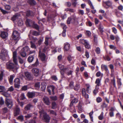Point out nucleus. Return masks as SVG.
Segmentation results:
<instances>
[{
  "mask_svg": "<svg viewBox=\"0 0 123 123\" xmlns=\"http://www.w3.org/2000/svg\"><path fill=\"white\" fill-rule=\"evenodd\" d=\"M13 63L9 61L6 63V67L7 69L10 70H17L18 68V62H13Z\"/></svg>",
  "mask_w": 123,
  "mask_h": 123,
  "instance_id": "1",
  "label": "nucleus"
},
{
  "mask_svg": "<svg viewBox=\"0 0 123 123\" xmlns=\"http://www.w3.org/2000/svg\"><path fill=\"white\" fill-rule=\"evenodd\" d=\"M40 116L43 115L42 119L44 122L46 123L49 122L50 119V117L48 114L46 112L44 111L41 110L39 111Z\"/></svg>",
  "mask_w": 123,
  "mask_h": 123,
  "instance_id": "2",
  "label": "nucleus"
},
{
  "mask_svg": "<svg viewBox=\"0 0 123 123\" xmlns=\"http://www.w3.org/2000/svg\"><path fill=\"white\" fill-rule=\"evenodd\" d=\"M12 36L13 39L16 41L15 43H17L20 38L19 33L16 31H13Z\"/></svg>",
  "mask_w": 123,
  "mask_h": 123,
  "instance_id": "3",
  "label": "nucleus"
},
{
  "mask_svg": "<svg viewBox=\"0 0 123 123\" xmlns=\"http://www.w3.org/2000/svg\"><path fill=\"white\" fill-rule=\"evenodd\" d=\"M5 103L6 105L9 108H11L13 106V102L11 99L7 98H6Z\"/></svg>",
  "mask_w": 123,
  "mask_h": 123,
  "instance_id": "4",
  "label": "nucleus"
},
{
  "mask_svg": "<svg viewBox=\"0 0 123 123\" xmlns=\"http://www.w3.org/2000/svg\"><path fill=\"white\" fill-rule=\"evenodd\" d=\"M55 89V86L53 85H50L47 88V91L49 93V94H51V91H52V94L53 95L55 94L54 90Z\"/></svg>",
  "mask_w": 123,
  "mask_h": 123,
  "instance_id": "5",
  "label": "nucleus"
},
{
  "mask_svg": "<svg viewBox=\"0 0 123 123\" xmlns=\"http://www.w3.org/2000/svg\"><path fill=\"white\" fill-rule=\"evenodd\" d=\"M35 14V12L32 11L28 10L26 12V16L28 17H33Z\"/></svg>",
  "mask_w": 123,
  "mask_h": 123,
  "instance_id": "6",
  "label": "nucleus"
},
{
  "mask_svg": "<svg viewBox=\"0 0 123 123\" xmlns=\"http://www.w3.org/2000/svg\"><path fill=\"white\" fill-rule=\"evenodd\" d=\"M25 74L27 80L30 81L33 80V77L30 72L27 71L25 72Z\"/></svg>",
  "mask_w": 123,
  "mask_h": 123,
  "instance_id": "7",
  "label": "nucleus"
},
{
  "mask_svg": "<svg viewBox=\"0 0 123 123\" xmlns=\"http://www.w3.org/2000/svg\"><path fill=\"white\" fill-rule=\"evenodd\" d=\"M14 85L16 88H19L20 87V79L18 78L15 79L14 80Z\"/></svg>",
  "mask_w": 123,
  "mask_h": 123,
  "instance_id": "8",
  "label": "nucleus"
},
{
  "mask_svg": "<svg viewBox=\"0 0 123 123\" xmlns=\"http://www.w3.org/2000/svg\"><path fill=\"white\" fill-rule=\"evenodd\" d=\"M75 19V17L73 16L69 17L67 20V23L68 24H70V23H74Z\"/></svg>",
  "mask_w": 123,
  "mask_h": 123,
  "instance_id": "9",
  "label": "nucleus"
},
{
  "mask_svg": "<svg viewBox=\"0 0 123 123\" xmlns=\"http://www.w3.org/2000/svg\"><path fill=\"white\" fill-rule=\"evenodd\" d=\"M39 56L41 61L44 62L45 61L46 56L44 53L41 52L40 51H39Z\"/></svg>",
  "mask_w": 123,
  "mask_h": 123,
  "instance_id": "10",
  "label": "nucleus"
},
{
  "mask_svg": "<svg viewBox=\"0 0 123 123\" xmlns=\"http://www.w3.org/2000/svg\"><path fill=\"white\" fill-rule=\"evenodd\" d=\"M35 22L32 20L29 19H27L26 21V24L27 26L30 27L32 26Z\"/></svg>",
  "mask_w": 123,
  "mask_h": 123,
  "instance_id": "11",
  "label": "nucleus"
},
{
  "mask_svg": "<svg viewBox=\"0 0 123 123\" xmlns=\"http://www.w3.org/2000/svg\"><path fill=\"white\" fill-rule=\"evenodd\" d=\"M7 54V52L6 51H1V53L0 54V58L3 61H4L5 59V55Z\"/></svg>",
  "mask_w": 123,
  "mask_h": 123,
  "instance_id": "12",
  "label": "nucleus"
},
{
  "mask_svg": "<svg viewBox=\"0 0 123 123\" xmlns=\"http://www.w3.org/2000/svg\"><path fill=\"white\" fill-rule=\"evenodd\" d=\"M43 100L44 103L46 105H49L50 104V102L49 98L47 97H44L43 98Z\"/></svg>",
  "mask_w": 123,
  "mask_h": 123,
  "instance_id": "13",
  "label": "nucleus"
},
{
  "mask_svg": "<svg viewBox=\"0 0 123 123\" xmlns=\"http://www.w3.org/2000/svg\"><path fill=\"white\" fill-rule=\"evenodd\" d=\"M32 71L35 76H37L38 75L39 71L38 69L34 68L32 69Z\"/></svg>",
  "mask_w": 123,
  "mask_h": 123,
  "instance_id": "14",
  "label": "nucleus"
},
{
  "mask_svg": "<svg viewBox=\"0 0 123 123\" xmlns=\"http://www.w3.org/2000/svg\"><path fill=\"white\" fill-rule=\"evenodd\" d=\"M58 65L60 69L61 70L60 71L65 72L66 71H68L69 70L68 68L66 67L64 68V66L61 64H59Z\"/></svg>",
  "mask_w": 123,
  "mask_h": 123,
  "instance_id": "15",
  "label": "nucleus"
},
{
  "mask_svg": "<svg viewBox=\"0 0 123 123\" xmlns=\"http://www.w3.org/2000/svg\"><path fill=\"white\" fill-rule=\"evenodd\" d=\"M101 68L102 71L105 70L106 72L108 73H109V71L107 65L103 64H102L101 66Z\"/></svg>",
  "mask_w": 123,
  "mask_h": 123,
  "instance_id": "16",
  "label": "nucleus"
},
{
  "mask_svg": "<svg viewBox=\"0 0 123 123\" xmlns=\"http://www.w3.org/2000/svg\"><path fill=\"white\" fill-rule=\"evenodd\" d=\"M8 34L6 32L2 31L0 34L1 37L3 39L6 38L8 37Z\"/></svg>",
  "mask_w": 123,
  "mask_h": 123,
  "instance_id": "17",
  "label": "nucleus"
},
{
  "mask_svg": "<svg viewBox=\"0 0 123 123\" xmlns=\"http://www.w3.org/2000/svg\"><path fill=\"white\" fill-rule=\"evenodd\" d=\"M82 93L83 96H84L86 98H89V95L86 93V89L84 88L82 89Z\"/></svg>",
  "mask_w": 123,
  "mask_h": 123,
  "instance_id": "18",
  "label": "nucleus"
},
{
  "mask_svg": "<svg viewBox=\"0 0 123 123\" xmlns=\"http://www.w3.org/2000/svg\"><path fill=\"white\" fill-rule=\"evenodd\" d=\"M78 98H74L71 101L69 105L70 107H71L73 105L74 103H76L78 102Z\"/></svg>",
  "mask_w": 123,
  "mask_h": 123,
  "instance_id": "19",
  "label": "nucleus"
},
{
  "mask_svg": "<svg viewBox=\"0 0 123 123\" xmlns=\"http://www.w3.org/2000/svg\"><path fill=\"white\" fill-rule=\"evenodd\" d=\"M27 95L29 98H31L35 97V93L34 92H29L27 93Z\"/></svg>",
  "mask_w": 123,
  "mask_h": 123,
  "instance_id": "20",
  "label": "nucleus"
},
{
  "mask_svg": "<svg viewBox=\"0 0 123 123\" xmlns=\"http://www.w3.org/2000/svg\"><path fill=\"white\" fill-rule=\"evenodd\" d=\"M70 45L68 43H66L64 44V51H68L69 49Z\"/></svg>",
  "mask_w": 123,
  "mask_h": 123,
  "instance_id": "21",
  "label": "nucleus"
},
{
  "mask_svg": "<svg viewBox=\"0 0 123 123\" xmlns=\"http://www.w3.org/2000/svg\"><path fill=\"white\" fill-rule=\"evenodd\" d=\"M115 110V109L113 107H111L109 110L110 112L109 114L111 117H112L114 116V111Z\"/></svg>",
  "mask_w": 123,
  "mask_h": 123,
  "instance_id": "22",
  "label": "nucleus"
},
{
  "mask_svg": "<svg viewBox=\"0 0 123 123\" xmlns=\"http://www.w3.org/2000/svg\"><path fill=\"white\" fill-rule=\"evenodd\" d=\"M17 57V52L16 51H14L13 52V62H18Z\"/></svg>",
  "mask_w": 123,
  "mask_h": 123,
  "instance_id": "23",
  "label": "nucleus"
},
{
  "mask_svg": "<svg viewBox=\"0 0 123 123\" xmlns=\"http://www.w3.org/2000/svg\"><path fill=\"white\" fill-rule=\"evenodd\" d=\"M27 2L31 6H34L37 4L36 2L34 0H28Z\"/></svg>",
  "mask_w": 123,
  "mask_h": 123,
  "instance_id": "24",
  "label": "nucleus"
},
{
  "mask_svg": "<svg viewBox=\"0 0 123 123\" xmlns=\"http://www.w3.org/2000/svg\"><path fill=\"white\" fill-rule=\"evenodd\" d=\"M101 79V78H100V79L98 78L96 79L95 82V84H97L95 86H96L98 87L100 86L101 85L100 83Z\"/></svg>",
  "mask_w": 123,
  "mask_h": 123,
  "instance_id": "25",
  "label": "nucleus"
},
{
  "mask_svg": "<svg viewBox=\"0 0 123 123\" xmlns=\"http://www.w3.org/2000/svg\"><path fill=\"white\" fill-rule=\"evenodd\" d=\"M33 107V105L31 104L27 105L25 107V110L26 111H28L30 110L31 108Z\"/></svg>",
  "mask_w": 123,
  "mask_h": 123,
  "instance_id": "26",
  "label": "nucleus"
},
{
  "mask_svg": "<svg viewBox=\"0 0 123 123\" xmlns=\"http://www.w3.org/2000/svg\"><path fill=\"white\" fill-rule=\"evenodd\" d=\"M104 4L109 7L112 6V3L111 1L110 0H108L107 1L104 2Z\"/></svg>",
  "mask_w": 123,
  "mask_h": 123,
  "instance_id": "27",
  "label": "nucleus"
},
{
  "mask_svg": "<svg viewBox=\"0 0 123 123\" xmlns=\"http://www.w3.org/2000/svg\"><path fill=\"white\" fill-rule=\"evenodd\" d=\"M20 109L19 108H16L14 110V115L16 116L19 115L20 113Z\"/></svg>",
  "mask_w": 123,
  "mask_h": 123,
  "instance_id": "28",
  "label": "nucleus"
},
{
  "mask_svg": "<svg viewBox=\"0 0 123 123\" xmlns=\"http://www.w3.org/2000/svg\"><path fill=\"white\" fill-rule=\"evenodd\" d=\"M34 55H31L29 56L28 58V61L29 62H32L34 59Z\"/></svg>",
  "mask_w": 123,
  "mask_h": 123,
  "instance_id": "29",
  "label": "nucleus"
},
{
  "mask_svg": "<svg viewBox=\"0 0 123 123\" xmlns=\"http://www.w3.org/2000/svg\"><path fill=\"white\" fill-rule=\"evenodd\" d=\"M14 77V76L13 75H11L10 76V78H9V83L11 85L13 84V80Z\"/></svg>",
  "mask_w": 123,
  "mask_h": 123,
  "instance_id": "30",
  "label": "nucleus"
},
{
  "mask_svg": "<svg viewBox=\"0 0 123 123\" xmlns=\"http://www.w3.org/2000/svg\"><path fill=\"white\" fill-rule=\"evenodd\" d=\"M22 50L23 51L25 52H28L30 51V49L29 48V47L27 46H26L24 47L22 49Z\"/></svg>",
  "mask_w": 123,
  "mask_h": 123,
  "instance_id": "31",
  "label": "nucleus"
},
{
  "mask_svg": "<svg viewBox=\"0 0 123 123\" xmlns=\"http://www.w3.org/2000/svg\"><path fill=\"white\" fill-rule=\"evenodd\" d=\"M17 24L18 26H21L23 25V22L21 19H19L17 20Z\"/></svg>",
  "mask_w": 123,
  "mask_h": 123,
  "instance_id": "32",
  "label": "nucleus"
},
{
  "mask_svg": "<svg viewBox=\"0 0 123 123\" xmlns=\"http://www.w3.org/2000/svg\"><path fill=\"white\" fill-rule=\"evenodd\" d=\"M65 11L66 12L69 11L72 13L74 12L75 11V10L74 9L70 8H67L65 9Z\"/></svg>",
  "mask_w": 123,
  "mask_h": 123,
  "instance_id": "33",
  "label": "nucleus"
},
{
  "mask_svg": "<svg viewBox=\"0 0 123 123\" xmlns=\"http://www.w3.org/2000/svg\"><path fill=\"white\" fill-rule=\"evenodd\" d=\"M78 109L80 111L79 113H81L82 111V104L80 102H79L78 104Z\"/></svg>",
  "mask_w": 123,
  "mask_h": 123,
  "instance_id": "34",
  "label": "nucleus"
},
{
  "mask_svg": "<svg viewBox=\"0 0 123 123\" xmlns=\"http://www.w3.org/2000/svg\"><path fill=\"white\" fill-rule=\"evenodd\" d=\"M99 89V87H98L95 86V89L93 91V93L94 95H96L97 93L98 92Z\"/></svg>",
  "mask_w": 123,
  "mask_h": 123,
  "instance_id": "35",
  "label": "nucleus"
},
{
  "mask_svg": "<svg viewBox=\"0 0 123 123\" xmlns=\"http://www.w3.org/2000/svg\"><path fill=\"white\" fill-rule=\"evenodd\" d=\"M51 108L53 109H55L57 107V105L55 102H53L52 103Z\"/></svg>",
  "mask_w": 123,
  "mask_h": 123,
  "instance_id": "36",
  "label": "nucleus"
},
{
  "mask_svg": "<svg viewBox=\"0 0 123 123\" xmlns=\"http://www.w3.org/2000/svg\"><path fill=\"white\" fill-rule=\"evenodd\" d=\"M20 54L21 56L24 57H25L26 55V53L25 52L22 51L21 49V50Z\"/></svg>",
  "mask_w": 123,
  "mask_h": 123,
  "instance_id": "37",
  "label": "nucleus"
},
{
  "mask_svg": "<svg viewBox=\"0 0 123 123\" xmlns=\"http://www.w3.org/2000/svg\"><path fill=\"white\" fill-rule=\"evenodd\" d=\"M111 84H113L114 87H116V85L115 83V77H114L113 78V79H111Z\"/></svg>",
  "mask_w": 123,
  "mask_h": 123,
  "instance_id": "38",
  "label": "nucleus"
},
{
  "mask_svg": "<svg viewBox=\"0 0 123 123\" xmlns=\"http://www.w3.org/2000/svg\"><path fill=\"white\" fill-rule=\"evenodd\" d=\"M36 30L39 31V26L36 24H35V23L33 24L32 26Z\"/></svg>",
  "mask_w": 123,
  "mask_h": 123,
  "instance_id": "39",
  "label": "nucleus"
},
{
  "mask_svg": "<svg viewBox=\"0 0 123 123\" xmlns=\"http://www.w3.org/2000/svg\"><path fill=\"white\" fill-rule=\"evenodd\" d=\"M31 45V47L33 49H36V46L35 44L32 41H31L30 42Z\"/></svg>",
  "mask_w": 123,
  "mask_h": 123,
  "instance_id": "40",
  "label": "nucleus"
},
{
  "mask_svg": "<svg viewBox=\"0 0 123 123\" xmlns=\"http://www.w3.org/2000/svg\"><path fill=\"white\" fill-rule=\"evenodd\" d=\"M18 18V16L17 15L15 14L13 16L12 18L11 19L13 21H14L16 20Z\"/></svg>",
  "mask_w": 123,
  "mask_h": 123,
  "instance_id": "41",
  "label": "nucleus"
},
{
  "mask_svg": "<svg viewBox=\"0 0 123 123\" xmlns=\"http://www.w3.org/2000/svg\"><path fill=\"white\" fill-rule=\"evenodd\" d=\"M88 4L90 6L91 8L92 9H94V7L91 1L90 0H88Z\"/></svg>",
  "mask_w": 123,
  "mask_h": 123,
  "instance_id": "42",
  "label": "nucleus"
},
{
  "mask_svg": "<svg viewBox=\"0 0 123 123\" xmlns=\"http://www.w3.org/2000/svg\"><path fill=\"white\" fill-rule=\"evenodd\" d=\"M121 79H118L117 80V82L118 85L119 86V87L121 86L122 85V83L121 81Z\"/></svg>",
  "mask_w": 123,
  "mask_h": 123,
  "instance_id": "43",
  "label": "nucleus"
},
{
  "mask_svg": "<svg viewBox=\"0 0 123 123\" xmlns=\"http://www.w3.org/2000/svg\"><path fill=\"white\" fill-rule=\"evenodd\" d=\"M115 14L117 18H120L121 17V14L117 11L115 12Z\"/></svg>",
  "mask_w": 123,
  "mask_h": 123,
  "instance_id": "44",
  "label": "nucleus"
},
{
  "mask_svg": "<svg viewBox=\"0 0 123 123\" xmlns=\"http://www.w3.org/2000/svg\"><path fill=\"white\" fill-rule=\"evenodd\" d=\"M102 100V98L99 97H97L96 99V102L98 103L101 102Z\"/></svg>",
  "mask_w": 123,
  "mask_h": 123,
  "instance_id": "45",
  "label": "nucleus"
},
{
  "mask_svg": "<svg viewBox=\"0 0 123 123\" xmlns=\"http://www.w3.org/2000/svg\"><path fill=\"white\" fill-rule=\"evenodd\" d=\"M95 51L97 54H99L100 53V49L99 47H97L95 50Z\"/></svg>",
  "mask_w": 123,
  "mask_h": 123,
  "instance_id": "46",
  "label": "nucleus"
},
{
  "mask_svg": "<svg viewBox=\"0 0 123 123\" xmlns=\"http://www.w3.org/2000/svg\"><path fill=\"white\" fill-rule=\"evenodd\" d=\"M3 75L4 71H1L0 74V80H3Z\"/></svg>",
  "mask_w": 123,
  "mask_h": 123,
  "instance_id": "47",
  "label": "nucleus"
},
{
  "mask_svg": "<svg viewBox=\"0 0 123 123\" xmlns=\"http://www.w3.org/2000/svg\"><path fill=\"white\" fill-rule=\"evenodd\" d=\"M87 42V41L86 40L84 39L80 40V43L84 44V45Z\"/></svg>",
  "mask_w": 123,
  "mask_h": 123,
  "instance_id": "48",
  "label": "nucleus"
},
{
  "mask_svg": "<svg viewBox=\"0 0 123 123\" xmlns=\"http://www.w3.org/2000/svg\"><path fill=\"white\" fill-rule=\"evenodd\" d=\"M65 72L60 71V73L61 74V79H62L63 78H65V77L64 76Z\"/></svg>",
  "mask_w": 123,
  "mask_h": 123,
  "instance_id": "49",
  "label": "nucleus"
},
{
  "mask_svg": "<svg viewBox=\"0 0 123 123\" xmlns=\"http://www.w3.org/2000/svg\"><path fill=\"white\" fill-rule=\"evenodd\" d=\"M5 9L7 10H9L11 9V6L9 5H5Z\"/></svg>",
  "mask_w": 123,
  "mask_h": 123,
  "instance_id": "50",
  "label": "nucleus"
},
{
  "mask_svg": "<svg viewBox=\"0 0 123 123\" xmlns=\"http://www.w3.org/2000/svg\"><path fill=\"white\" fill-rule=\"evenodd\" d=\"M50 98L51 100L54 101H56L57 99V97L56 96H50Z\"/></svg>",
  "mask_w": 123,
  "mask_h": 123,
  "instance_id": "51",
  "label": "nucleus"
},
{
  "mask_svg": "<svg viewBox=\"0 0 123 123\" xmlns=\"http://www.w3.org/2000/svg\"><path fill=\"white\" fill-rule=\"evenodd\" d=\"M17 119L22 121L24 120L23 116L22 115H20L18 117Z\"/></svg>",
  "mask_w": 123,
  "mask_h": 123,
  "instance_id": "52",
  "label": "nucleus"
},
{
  "mask_svg": "<svg viewBox=\"0 0 123 123\" xmlns=\"http://www.w3.org/2000/svg\"><path fill=\"white\" fill-rule=\"evenodd\" d=\"M49 112L50 114H52L55 116L57 115L56 112L53 110H50Z\"/></svg>",
  "mask_w": 123,
  "mask_h": 123,
  "instance_id": "53",
  "label": "nucleus"
},
{
  "mask_svg": "<svg viewBox=\"0 0 123 123\" xmlns=\"http://www.w3.org/2000/svg\"><path fill=\"white\" fill-rule=\"evenodd\" d=\"M98 119L99 120H101L103 118V113L102 112L99 116L98 117Z\"/></svg>",
  "mask_w": 123,
  "mask_h": 123,
  "instance_id": "54",
  "label": "nucleus"
},
{
  "mask_svg": "<svg viewBox=\"0 0 123 123\" xmlns=\"http://www.w3.org/2000/svg\"><path fill=\"white\" fill-rule=\"evenodd\" d=\"M85 48L87 49H89L90 48V45L89 43L87 42L84 45Z\"/></svg>",
  "mask_w": 123,
  "mask_h": 123,
  "instance_id": "55",
  "label": "nucleus"
},
{
  "mask_svg": "<svg viewBox=\"0 0 123 123\" xmlns=\"http://www.w3.org/2000/svg\"><path fill=\"white\" fill-rule=\"evenodd\" d=\"M4 102L3 98L2 97H0V105H3L4 104Z\"/></svg>",
  "mask_w": 123,
  "mask_h": 123,
  "instance_id": "56",
  "label": "nucleus"
},
{
  "mask_svg": "<svg viewBox=\"0 0 123 123\" xmlns=\"http://www.w3.org/2000/svg\"><path fill=\"white\" fill-rule=\"evenodd\" d=\"M86 35L88 37H90L91 36V32L89 31H86Z\"/></svg>",
  "mask_w": 123,
  "mask_h": 123,
  "instance_id": "57",
  "label": "nucleus"
},
{
  "mask_svg": "<svg viewBox=\"0 0 123 123\" xmlns=\"http://www.w3.org/2000/svg\"><path fill=\"white\" fill-rule=\"evenodd\" d=\"M107 106V105L106 104L105 102H104L101 107V108H104L106 107Z\"/></svg>",
  "mask_w": 123,
  "mask_h": 123,
  "instance_id": "58",
  "label": "nucleus"
},
{
  "mask_svg": "<svg viewBox=\"0 0 123 123\" xmlns=\"http://www.w3.org/2000/svg\"><path fill=\"white\" fill-rule=\"evenodd\" d=\"M65 5L68 7H69L71 6V3L69 2H67L65 3Z\"/></svg>",
  "mask_w": 123,
  "mask_h": 123,
  "instance_id": "59",
  "label": "nucleus"
},
{
  "mask_svg": "<svg viewBox=\"0 0 123 123\" xmlns=\"http://www.w3.org/2000/svg\"><path fill=\"white\" fill-rule=\"evenodd\" d=\"M32 35H33L35 36H37L39 35V34L38 32L36 31H33L32 33Z\"/></svg>",
  "mask_w": 123,
  "mask_h": 123,
  "instance_id": "60",
  "label": "nucleus"
},
{
  "mask_svg": "<svg viewBox=\"0 0 123 123\" xmlns=\"http://www.w3.org/2000/svg\"><path fill=\"white\" fill-rule=\"evenodd\" d=\"M109 67L111 69V71L112 73V71H114V66L112 64H110L109 65Z\"/></svg>",
  "mask_w": 123,
  "mask_h": 123,
  "instance_id": "61",
  "label": "nucleus"
},
{
  "mask_svg": "<svg viewBox=\"0 0 123 123\" xmlns=\"http://www.w3.org/2000/svg\"><path fill=\"white\" fill-rule=\"evenodd\" d=\"M0 10L1 11L2 13L3 14H5L7 13V12L6 11L0 7Z\"/></svg>",
  "mask_w": 123,
  "mask_h": 123,
  "instance_id": "62",
  "label": "nucleus"
},
{
  "mask_svg": "<svg viewBox=\"0 0 123 123\" xmlns=\"http://www.w3.org/2000/svg\"><path fill=\"white\" fill-rule=\"evenodd\" d=\"M5 88L4 86H0V92H2L4 91Z\"/></svg>",
  "mask_w": 123,
  "mask_h": 123,
  "instance_id": "63",
  "label": "nucleus"
},
{
  "mask_svg": "<svg viewBox=\"0 0 123 123\" xmlns=\"http://www.w3.org/2000/svg\"><path fill=\"white\" fill-rule=\"evenodd\" d=\"M40 83L39 82H37L35 84V86L36 87L39 88L40 87Z\"/></svg>",
  "mask_w": 123,
  "mask_h": 123,
  "instance_id": "64",
  "label": "nucleus"
}]
</instances>
